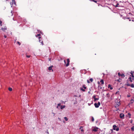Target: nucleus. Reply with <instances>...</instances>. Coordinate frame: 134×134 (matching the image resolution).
Segmentation results:
<instances>
[{
  "mask_svg": "<svg viewBox=\"0 0 134 134\" xmlns=\"http://www.w3.org/2000/svg\"><path fill=\"white\" fill-rule=\"evenodd\" d=\"M8 90L9 91H12V89L11 87H9L8 88Z\"/></svg>",
  "mask_w": 134,
  "mask_h": 134,
  "instance_id": "obj_17",
  "label": "nucleus"
},
{
  "mask_svg": "<svg viewBox=\"0 0 134 134\" xmlns=\"http://www.w3.org/2000/svg\"><path fill=\"white\" fill-rule=\"evenodd\" d=\"M113 129L114 130H115L117 131H118L119 130V127H118L115 125H114L113 126Z\"/></svg>",
  "mask_w": 134,
  "mask_h": 134,
  "instance_id": "obj_2",
  "label": "nucleus"
},
{
  "mask_svg": "<svg viewBox=\"0 0 134 134\" xmlns=\"http://www.w3.org/2000/svg\"><path fill=\"white\" fill-rule=\"evenodd\" d=\"M128 115H129V118H131V114L130 113H128Z\"/></svg>",
  "mask_w": 134,
  "mask_h": 134,
  "instance_id": "obj_25",
  "label": "nucleus"
},
{
  "mask_svg": "<svg viewBox=\"0 0 134 134\" xmlns=\"http://www.w3.org/2000/svg\"><path fill=\"white\" fill-rule=\"evenodd\" d=\"M88 93L89 94H90L91 93V92H90V91H89L88 92Z\"/></svg>",
  "mask_w": 134,
  "mask_h": 134,
  "instance_id": "obj_37",
  "label": "nucleus"
},
{
  "mask_svg": "<svg viewBox=\"0 0 134 134\" xmlns=\"http://www.w3.org/2000/svg\"><path fill=\"white\" fill-rule=\"evenodd\" d=\"M87 82L88 83H90V82L88 80H87Z\"/></svg>",
  "mask_w": 134,
  "mask_h": 134,
  "instance_id": "obj_34",
  "label": "nucleus"
},
{
  "mask_svg": "<svg viewBox=\"0 0 134 134\" xmlns=\"http://www.w3.org/2000/svg\"><path fill=\"white\" fill-rule=\"evenodd\" d=\"M118 75L119 76H121L123 78L124 77H125V76L124 74H120V72H119L118 73Z\"/></svg>",
  "mask_w": 134,
  "mask_h": 134,
  "instance_id": "obj_6",
  "label": "nucleus"
},
{
  "mask_svg": "<svg viewBox=\"0 0 134 134\" xmlns=\"http://www.w3.org/2000/svg\"><path fill=\"white\" fill-rule=\"evenodd\" d=\"M100 103L99 102H98L97 103H95L94 104V105L96 108H98L99 107V106L100 105Z\"/></svg>",
  "mask_w": 134,
  "mask_h": 134,
  "instance_id": "obj_4",
  "label": "nucleus"
},
{
  "mask_svg": "<svg viewBox=\"0 0 134 134\" xmlns=\"http://www.w3.org/2000/svg\"><path fill=\"white\" fill-rule=\"evenodd\" d=\"M93 97L94 98H94H96V96L95 95H94L93 96Z\"/></svg>",
  "mask_w": 134,
  "mask_h": 134,
  "instance_id": "obj_32",
  "label": "nucleus"
},
{
  "mask_svg": "<svg viewBox=\"0 0 134 134\" xmlns=\"http://www.w3.org/2000/svg\"><path fill=\"white\" fill-rule=\"evenodd\" d=\"M41 34H37V35H36V36L37 37H38V36H41Z\"/></svg>",
  "mask_w": 134,
  "mask_h": 134,
  "instance_id": "obj_22",
  "label": "nucleus"
},
{
  "mask_svg": "<svg viewBox=\"0 0 134 134\" xmlns=\"http://www.w3.org/2000/svg\"><path fill=\"white\" fill-rule=\"evenodd\" d=\"M92 1L96 3L97 2V1H95L94 0H92Z\"/></svg>",
  "mask_w": 134,
  "mask_h": 134,
  "instance_id": "obj_31",
  "label": "nucleus"
},
{
  "mask_svg": "<svg viewBox=\"0 0 134 134\" xmlns=\"http://www.w3.org/2000/svg\"><path fill=\"white\" fill-rule=\"evenodd\" d=\"M130 96H129V95H128L127 96V97H130Z\"/></svg>",
  "mask_w": 134,
  "mask_h": 134,
  "instance_id": "obj_42",
  "label": "nucleus"
},
{
  "mask_svg": "<svg viewBox=\"0 0 134 134\" xmlns=\"http://www.w3.org/2000/svg\"><path fill=\"white\" fill-rule=\"evenodd\" d=\"M41 38V37H40V36H39V37H38V38H39V39L40 40V38Z\"/></svg>",
  "mask_w": 134,
  "mask_h": 134,
  "instance_id": "obj_36",
  "label": "nucleus"
},
{
  "mask_svg": "<svg viewBox=\"0 0 134 134\" xmlns=\"http://www.w3.org/2000/svg\"><path fill=\"white\" fill-rule=\"evenodd\" d=\"M124 115L123 113H121L120 115V117L121 119H124Z\"/></svg>",
  "mask_w": 134,
  "mask_h": 134,
  "instance_id": "obj_5",
  "label": "nucleus"
},
{
  "mask_svg": "<svg viewBox=\"0 0 134 134\" xmlns=\"http://www.w3.org/2000/svg\"><path fill=\"white\" fill-rule=\"evenodd\" d=\"M17 43L19 44V45H20L21 44V43H20L19 42H18V41L17 42Z\"/></svg>",
  "mask_w": 134,
  "mask_h": 134,
  "instance_id": "obj_27",
  "label": "nucleus"
},
{
  "mask_svg": "<svg viewBox=\"0 0 134 134\" xmlns=\"http://www.w3.org/2000/svg\"><path fill=\"white\" fill-rule=\"evenodd\" d=\"M134 100L133 99H132L131 100L130 103L129 104L130 105L131 104H132L134 102Z\"/></svg>",
  "mask_w": 134,
  "mask_h": 134,
  "instance_id": "obj_11",
  "label": "nucleus"
},
{
  "mask_svg": "<svg viewBox=\"0 0 134 134\" xmlns=\"http://www.w3.org/2000/svg\"><path fill=\"white\" fill-rule=\"evenodd\" d=\"M108 88H110V89L111 90H112L113 89V88L111 87V85L110 84H109L108 85Z\"/></svg>",
  "mask_w": 134,
  "mask_h": 134,
  "instance_id": "obj_10",
  "label": "nucleus"
},
{
  "mask_svg": "<svg viewBox=\"0 0 134 134\" xmlns=\"http://www.w3.org/2000/svg\"><path fill=\"white\" fill-rule=\"evenodd\" d=\"M131 130L133 131H134V126H132L131 128Z\"/></svg>",
  "mask_w": 134,
  "mask_h": 134,
  "instance_id": "obj_16",
  "label": "nucleus"
},
{
  "mask_svg": "<svg viewBox=\"0 0 134 134\" xmlns=\"http://www.w3.org/2000/svg\"><path fill=\"white\" fill-rule=\"evenodd\" d=\"M129 79L130 80V81L131 82H132V78L131 77H130L129 78Z\"/></svg>",
  "mask_w": 134,
  "mask_h": 134,
  "instance_id": "obj_18",
  "label": "nucleus"
},
{
  "mask_svg": "<svg viewBox=\"0 0 134 134\" xmlns=\"http://www.w3.org/2000/svg\"><path fill=\"white\" fill-rule=\"evenodd\" d=\"M48 59H49V61H50L51 60V58H49Z\"/></svg>",
  "mask_w": 134,
  "mask_h": 134,
  "instance_id": "obj_40",
  "label": "nucleus"
},
{
  "mask_svg": "<svg viewBox=\"0 0 134 134\" xmlns=\"http://www.w3.org/2000/svg\"><path fill=\"white\" fill-rule=\"evenodd\" d=\"M67 63L66 64V61L65 60H64V63H65V66H66V67H68L69 65V63H70V60L69 59H67Z\"/></svg>",
  "mask_w": 134,
  "mask_h": 134,
  "instance_id": "obj_1",
  "label": "nucleus"
},
{
  "mask_svg": "<svg viewBox=\"0 0 134 134\" xmlns=\"http://www.w3.org/2000/svg\"><path fill=\"white\" fill-rule=\"evenodd\" d=\"M100 88L102 89V87H100Z\"/></svg>",
  "mask_w": 134,
  "mask_h": 134,
  "instance_id": "obj_46",
  "label": "nucleus"
},
{
  "mask_svg": "<svg viewBox=\"0 0 134 134\" xmlns=\"http://www.w3.org/2000/svg\"><path fill=\"white\" fill-rule=\"evenodd\" d=\"M65 120L66 121H67L68 120V119L66 117H65L64 118Z\"/></svg>",
  "mask_w": 134,
  "mask_h": 134,
  "instance_id": "obj_21",
  "label": "nucleus"
},
{
  "mask_svg": "<svg viewBox=\"0 0 134 134\" xmlns=\"http://www.w3.org/2000/svg\"><path fill=\"white\" fill-rule=\"evenodd\" d=\"M128 80L126 82V85L127 86H130L132 88H134V85L133 84H131V85H130L129 83V82L128 81Z\"/></svg>",
  "mask_w": 134,
  "mask_h": 134,
  "instance_id": "obj_3",
  "label": "nucleus"
},
{
  "mask_svg": "<svg viewBox=\"0 0 134 134\" xmlns=\"http://www.w3.org/2000/svg\"><path fill=\"white\" fill-rule=\"evenodd\" d=\"M111 131H113V130H111Z\"/></svg>",
  "mask_w": 134,
  "mask_h": 134,
  "instance_id": "obj_48",
  "label": "nucleus"
},
{
  "mask_svg": "<svg viewBox=\"0 0 134 134\" xmlns=\"http://www.w3.org/2000/svg\"><path fill=\"white\" fill-rule=\"evenodd\" d=\"M98 128L97 127H95L93 129V131L94 132H96L97 131Z\"/></svg>",
  "mask_w": 134,
  "mask_h": 134,
  "instance_id": "obj_8",
  "label": "nucleus"
},
{
  "mask_svg": "<svg viewBox=\"0 0 134 134\" xmlns=\"http://www.w3.org/2000/svg\"><path fill=\"white\" fill-rule=\"evenodd\" d=\"M98 84L99 85V84L100 83H99V81H98Z\"/></svg>",
  "mask_w": 134,
  "mask_h": 134,
  "instance_id": "obj_41",
  "label": "nucleus"
},
{
  "mask_svg": "<svg viewBox=\"0 0 134 134\" xmlns=\"http://www.w3.org/2000/svg\"><path fill=\"white\" fill-rule=\"evenodd\" d=\"M132 120H131V122H130V123H132Z\"/></svg>",
  "mask_w": 134,
  "mask_h": 134,
  "instance_id": "obj_38",
  "label": "nucleus"
},
{
  "mask_svg": "<svg viewBox=\"0 0 134 134\" xmlns=\"http://www.w3.org/2000/svg\"><path fill=\"white\" fill-rule=\"evenodd\" d=\"M81 90L83 92H84L85 91V90L84 89H83L82 88H81Z\"/></svg>",
  "mask_w": 134,
  "mask_h": 134,
  "instance_id": "obj_29",
  "label": "nucleus"
},
{
  "mask_svg": "<svg viewBox=\"0 0 134 134\" xmlns=\"http://www.w3.org/2000/svg\"><path fill=\"white\" fill-rule=\"evenodd\" d=\"M119 105H120V103H119H119H118V106H119Z\"/></svg>",
  "mask_w": 134,
  "mask_h": 134,
  "instance_id": "obj_43",
  "label": "nucleus"
},
{
  "mask_svg": "<svg viewBox=\"0 0 134 134\" xmlns=\"http://www.w3.org/2000/svg\"><path fill=\"white\" fill-rule=\"evenodd\" d=\"M4 37L5 38H6L7 37V36L5 35H4Z\"/></svg>",
  "mask_w": 134,
  "mask_h": 134,
  "instance_id": "obj_35",
  "label": "nucleus"
},
{
  "mask_svg": "<svg viewBox=\"0 0 134 134\" xmlns=\"http://www.w3.org/2000/svg\"><path fill=\"white\" fill-rule=\"evenodd\" d=\"M131 74L132 77H134V76L133 75V73L132 72H131Z\"/></svg>",
  "mask_w": 134,
  "mask_h": 134,
  "instance_id": "obj_23",
  "label": "nucleus"
},
{
  "mask_svg": "<svg viewBox=\"0 0 134 134\" xmlns=\"http://www.w3.org/2000/svg\"><path fill=\"white\" fill-rule=\"evenodd\" d=\"M26 56L27 58H30V56L29 55H26Z\"/></svg>",
  "mask_w": 134,
  "mask_h": 134,
  "instance_id": "obj_30",
  "label": "nucleus"
},
{
  "mask_svg": "<svg viewBox=\"0 0 134 134\" xmlns=\"http://www.w3.org/2000/svg\"><path fill=\"white\" fill-rule=\"evenodd\" d=\"M10 4H11V5H12V4H11L12 3H10Z\"/></svg>",
  "mask_w": 134,
  "mask_h": 134,
  "instance_id": "obj_45",
  "label": "nucleus"
},
{
  "mask_svg": "<svg viewBox=\"0 0 134 134\" xmlns=\"http://www.w3.org/2000/svg\"><path fill=\"white\" fill-rule=\"evenodd\" d=\"M81 131H83V129H81Z\"/></svg>",
  "mask_w": 134,
  "mask_h": 134,
  "instance_id": "obj_39",
  "label": "nucleus"
},
{
  "mask_svg": "<svg viewBox=\"0 0 134 134\" xmlns=\"http://www.w3.org/2000/svg\"><path fill=\"white\" fill-rule=\"evenodd\" d=\"M61 103H59L58 104V106H60L61 105Z\"/></svg>",
  "mask_w": 134,
  "mask_h": 134,
  "instance_id": "obj_33",
  "label": "nucleus"
},
{
  "mask_svg": "<svg viewBox=\"0 0 134 134\" xmlns=\"http://www.w3.org/2000/svg\"><path fill=\"white\" fill-rule=\"evenodd\" d=\"M39 42L43 45V42L42 41H41L40 40H39Z\"/></svg>",
  "mask_w": 134,
  "mask_h": 134,
  "instance_id": "obj_15",
  "label": "nucleus"
},
{
  "mask_svg": "<svg viewBox=\"0 0 134 134\" xmlns=\"http://www.w3.org/2000/svg\"><path fill=\"white\" fill-rule=\"evenodd\" d=\"M65 105H61L60 107V109H63L65 107Z\"/></svg>",
  "mask_w": 134,
  "mask_h": 134,
  "instance_id": "obj_13",
  "label": "nucleus"
},
{
  "mask_svg": "<svg viewBox=\"0 0 134 134\" xmlns=\"http://www.w3.org/2000/svg\"><path fill=\"white\" fill-rule=\"evenodd\" d=\"M58 108V106H57V108Z\"/></svg>",
  "mask_w": 134,
  "mask_h": 134,
  "instance_id": "obj_47",
  "label": "nucleus"
},
{
  "mask_svg": "<svg viewBox=\"0 0 134 134\" xmlns=\"http://www.w3.org/2000/svg\"><path fill=\"white\" fill-rule=\"evenodd\" d=\"M98 99H99L98 98H94V101H96L97 100H98Z\"/></svg>",
  "mask_w": 134,
  "mask_h": 134,
  "instance_id": "obj_24",
  "label": "nucleus"
},
{
  "mask_svg": "<svg viewBox=\"0 0 134 134\" xmlns=\"http://www.w3.org/2000/svg\"><path fill=\"white\" fill-rule=\"evenodd\" d=\"M119 4L118 3H117V4H116V5H115V6L116 7H119V6H119Z\"/></svg>",
  "mask_w": 134,
  "mask_h": 134,
  "instance_id": "obj_26",
  "label": "nucleus"
},
{
  "mask_svg": "<svg viewBox=\"0 0 134 134\" xmlns=\"http://www.w3.org/2000/svg\"><path fill=\"white\" fill-rule=\"evenodd\" d=\"M82 126L80 128V129H81V128H82Z\"/></svg>",
  "mask_w": 134,
  "mask_h": 134,
  "instance_id": "obj_44",
  "label": "nucleus"
},
{
  "mask_svg": "<svg viewBox=\"0 0 134 134\" xmlns=\"http://www.w3.org/2000/svg\"><path fill=\"white\" fill-rule=\"evenodd\" d=\"M53 67V65H52L51 66H50L48 68V69L50 71L51 70H52V71H53V70L52 69V67Z\"/></svg>",
  "mask_w": 134,
  "mask_h": 134,
  "instance_id": "obj_7",
  "label": "nucleus"
},
{
  "mask_svg": "<svg viewBox=\"0 0 134 134\" xmlns=\"http://www.w3.org/2000/svg\"><path fill=\"white\" fill-rule=\"evenodd\" d=\"M83 87L84 88V89H86V87L85 86V85L83 86Z\"/></svg>",
  "mask_w": 134,
  "mask_h": 134,
  "instance_id": "obj_20",
  "label": "nucleus"
},
{
  "mask_svg": "<svg viewBox=\"0 0 134 134\" xmlns=\"http://www.w3.org/2000/svg\"><path fill=\"white\" fill-rule=\"evenodd\" d=\"M12 4H14L15 5H16V2L15 0H12Z\"/></svg>",
  "mask_w": 134,
  "mask_h": 134,
  "instance_id": "obj_12",
  "label": "nucleus"
},
{
  "mask_svg": "<svg viewBox=\"0 0 134 134\" xmlns=\"http://www.w3.org/2000/svg\"><path fill=\"white\" fill-rule=\"evenodd\" d=\"M94 119L93 117H92V121H94Z\"/></svg>",
  "mask_w": 134,
  "mask_h": 134,
  "instance_id": "obj_28",
  "label": "nucleus"
},
{
  "mask_svg": "<svg viewBox=\"0 0 134 134\" xmlns=\"http://www.w3.org/2000/svg\"><path fill=\"white\" fill-rule=\"evenodd\" d=\"M90 81L91 82H92L93 81V79L92 78H91L90 79Z\"/></svg>",
  "mask_w": 134,
  "mask_h": 134,
  "instance_id": "obj_19",
  "label": "nucleus"
},
{
  "mask_svg": "<svg viewBox=\"0 0 134 134\" xmlns=\"http://www.w3.org/2000/svg\"><path fill=\"white\" fill-rule=\"evenodd\" d=\"M100 82H101L102 84H103L104 83V81L102 79L101 80Z\"/></svg>",
  "mask_w": 134,
  "mask_h": 134,
  "instance_id": "obj_14",
  "label": "nucleus"
},
{
  "mask_svg": "<svg viewBox=\"0 0 134 134\" xmlns=\"http://www.w3.org/2000/svg\"><path fill=\"white\" fill-rule=\"evenodd\" d=\"M7 28H6V27H4V28H3V27H2L1 28V29L3 31H5L6 30Z\"/></svg>",
  "mask_w": 134,
  "mask_h": 134,
  "instance_id": "obj_9",
  "label": "nucleus"
}]
</instances>
